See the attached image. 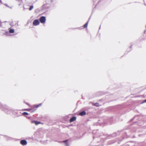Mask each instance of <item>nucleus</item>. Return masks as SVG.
I'll return each instance as SVG.
<instances>
[{"mask_svg":"<svg viewBox=\"0 0 146 146\" xmlns=\"http://www.w3.org/2000/svg\"><path fill=\"white\" fill-rule=\"evenodd\" d=\"M39 20L41 23H44L46 21V17L44 16H42L40 18Z\"/></svg>","mask_w":146,"mask_h":146,"instance_id":"obj_1","label":"nucleus"},{"mask_svg":"<svg viewBox=\"0 0 146 146\" xmlns=\"http://www.w3.org/2000/svg\"><path fill=\"white\" fill-rule=\"evenodd\" d=\"M40 24V22L38 19H36L33 22V24L34 26H36L39 25Z\"/></svg>","mask_w":146,"mask_h":146,"instance_id":"obj_2","label":"nucleus"},{"mask_svg":"<svg viewBox=\"0 0 146 146\" xmlns=\"http://www.w3.org/2000/svg\"><path fill=\"white\" fill-rule=\"evenodd\" d=\"M21 143L23 145H25L27 144V141L25 140H22L20 141Z\"/></svg>","mask_w":146,"mask_h":146,"instance_id":"obj_3","label":"nucleus"},{"mask_svg":"<svg viewBox=\"0 0 146 146\" xmlns=\"http://www.w3.org/2000/svg\"><path fill=\"white\" fill-rule=\"evenodd\" d=\"M6 108L7 107L5 105H3L0 103V108H1L2 110H4L5 108L6 109Z\"/></svg>","mask_w":146,"mask_h":146,"instance_id":"obj_4","label":"nucleus"},{"mask_svg":"<svg viewBox=\"0 0 146 146\" xmlns=\"http://www.w3.org/2000/svg\"><path fill=\"white\" fill-rule=\"evenodd\" d=\"M76 119V117H72L70 119V122H72L74 121H75Z\"/></svg>","mask_w":146,"mask_h":146,"instance_id":"obj_5","label":"nucleus"},{"mask_svg":"<svg viewBox=\"0 0 146 146\" xmlns=\"http://www.w3.org/2000/svg\"><path fill=\"white\" fill-rule=\"evenodd\" d=\"M31 123H35L36 125H37L40 123V122L35 121H32L31 122Z\"/></svg>","mask_w":146,"mask_h":146,"instance_id":"obj_6","label":"nucleus"},{"mask_svg":"<svg viewBox=\"0 0 146 146\" xmlns=\"http://www.w3.org/2000/svg\"><path fill=\"white\" fill-rule=\"evenodd\" d=\"M86 112L84 111H82L80 113H79L80 115L81 116H83V115H86Z\"/></svg>","mask_w":146,"mask_h":146,"instance_id":"obj_7","label":"nucleus"},{"mask_svg":"<svg viewBox=\"0 0 146 146\" xmlns=\"http://www.w3.org/2000/svg\"><path fill=\"white\" fill-rule=\"evenodd\" d=\"M9 32L11 33H13L14 32V30L13 29H9Z\"/></svg>","mask_w":146,"mask_h":146,"instance_id":"obj_8","label":"nucleus"},{"mask_svg":"<svg viewBox=\"0 0 146 146\" xmlns=\"http://www.w3.org/2000/svg\"><path fill=\"white\" fill-rule=\"evenodd\" d=\"M88 21L84 25V28H86L87 27L88 25Z\"/></svg>","mask_w":146,"mask_h":146,"instance_id":"obj_9","label":"nucleus"},{"mask_svg":"<svg viewBox=\"0 0 146 146\" xmlns=\"http://www.w3.org/2000/svg\"><path fill=\"white\" fill-rule=\"evenodd\" d=\"M42 105V104H39L36 106V108H38V107L41 106Z\"/></svg>","mask_w":146,"mask_h":146,"instance_id":"obj_10","label":"nucleus"},{"mask_svg":"<svg viewBox=\"0 0 146 146\" xmlns=\"http://www.w3.org/2000/svg\"><path fill=\"white\" fill-rule=\"evenodd\" d=\"M33 5L31 6L29 8V10L31 11L33 9Z\"/></svg>","mask_w":146,"mask_h":146,"instance_id":"obj_11","label":"nucleus"},{"mask_svg":"<svg viewBox=\"0 0 146 146\" xmlns=\"http://www.w3.org/2000/svg\"><path fill=\"white\" fill-rule=\"evenodd\" d=\"M95 106L98 107L99 106V104L98 103H96L94 104Z\"/></svg>","mask_w":146,"mask_h":146,"instance_id":"obj_12","label":"nucleus"},{"mask_svg":"<svg viewBox=\"0 0 146 146\" xmlns=\"http://www.w3.org/2000/svg\"><path fill=\"white\" fill-rule=\"evenodd\" d=\"M28 113L26 112H24L23 113V115H28Z\"/></svg>","mask_w":146,"mask_h":146,"instance_id":"obj_13","label":"nucleus"},{"mask_svg":"<svg viewBox=\"0 0 146 146\" xmlns=\"http://www.w3.org/2000/svg\"><path fill=\"white\" fill-rule=\"evenodd\" d=\"M145 103H146V100L143 101L142 103L141 104H143Z\"/></svg>","mask_w":146,"mask_h":146,"instance_id":"obj_14","label":"nucleus"},{"mask_svg":"<svg viewBox=\"0 0 146 146\" xmlns=\"http://www.w3.org/2000/svg\"><path fill=\"white\" fill-rule=\"evenodd\" d=\"M8 33V31H6L5 33V34H7H7Z\"/></svg>","mask_w":146,"mask_h":146,"instance_id":"obj_15","label":"nucleus"},{"mask_svg":"<svg viewBox=\"0 0 146 146\" xmlns=\"http://www.w3.org/2000/svg\"><path fill=\"white\" fill-rule=\"evenodd\" d=\"M67 141V140H66L64 141L63 142H66Z\"/></svg>","mask_w":146,"mask_h":146,"instance_id":"obj_16","label":"nucleus"},{"mask_svg":"<svg viewBox=\"0 0 146 146\" xmlns=\"http://www.w3.org/2000/svg\"><path fill=\"white\" fill-rule=\"evenodd\" d=\"M66 146H68V144L67 143H66Z\"/></svg>","mask_w":146,"mask_h":146,"instance_id":"obj_17","label":"nucleus"},{"mask_svg":"<svg viewBox=\"0 0 146 146\" xmlns=\"http://www.w3.org/2000/svg\"><path fill=\"white\" fill-rule=\"evenodd\" d=\"M5 5L6 6H7L8 7H9L8 6V5H7V4H5Z\"/></svg>","mask_w":146,"mask_h":146,"instance_id":"obj_18","label":"nucleus"},{"mask_svg":"<svg viewBox=\"0 0 146 146\" xmlns=\"http://www.w3.org/2000/svg\"><path fill=\"white\" fill-rule=\"evenodd\" d=\"M0 2H1V0H0Z\"/></svg>","mask_w":146,"mask_h":146,"instance_id":"obj_19","label":"nucleus"}]
</instances>
